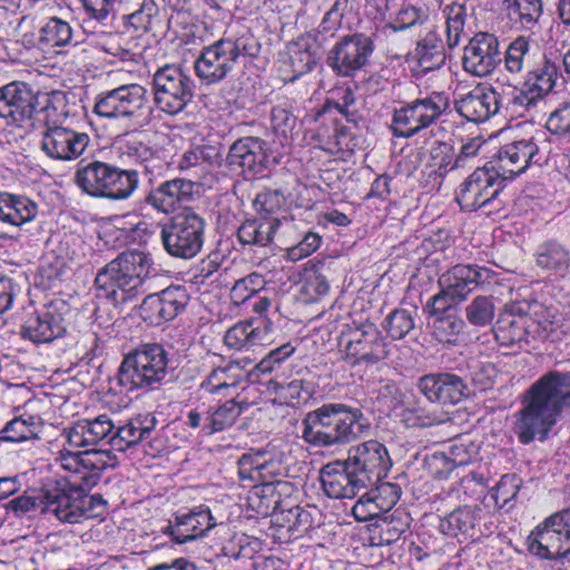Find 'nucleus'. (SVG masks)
Instances as JSON below:
<instances>
[{
  "mask_svg": "<svg viewBox=\"0 0 570 570\" xmlns=\"http://www.w3.org/2000/svg\"><path fill=\"white\" fill-rule=\"evenodd\" d=\"M40 428L39 417H14L9 421L0 431V440L4 442L19 443L38 438Z\"/></svg>",
  "mask_w": 570,
  "mask_h": 570,
  "instance_id": "obj_52",
  "label": "nucleus"
},
{
  "mask_svg": "<svg viewBox=\"0 0 570 570\" xmlns=\"http://www.w3.org/2000/svg\"><path fill=\"white\" fill-rule=\"evenodd\" d=\"M306 375L308 373L299 372L288 382L272 379L268 382V389L274 391L282 404L298 407L306 404L315 393V384Z\"/></svg>",
  "mask_w": 570,
  "mask_h": 570,
  "instance_id": "obj_36",
  "label": "nucleus"
},
{
  "mask_svg": "<svg viewBox=\"0 0 570 570\" xmlns=\"http://www.w3.org/2000/svg\"><path fill=\"white\" fill-rule=\"evenodd\" d=\"M206 222L191 208H185L161 226L160 239L165 252L184 261L195 258L205 243Z\"/></svg>",
  "mask_w": 570,
  "mask_h": 570,
  "instance_id": "obj_10",
  "label": "nucleus"
},
{
  "mask_svg": "<svg viewBox=\"0 0 570 570\" xmlns=\"http://www.w3.org/2000/svg\"><path fill=\"white\" fill-rule=\"evenodd\" d=\"M338 345L344 361L351 366L375 365L389 356L384 336L370 321L346 325L341 332Z\"/></svg>",
  "mask_w": 570,
  "mask_h": 570,
  "instance_id": "obj_11",
  "label": "nucleus"
},
{
  "mask_svg": "<svg viewBox=\"0 0 570 570\" xmlns=\"http://www.w3.org/2000/svg\"><path fill=\"white\" fill-rule=\"evenodd\" d=\"M401 494V487L393 482H380L374 489L370 490V495L374 498L383 513L389 512L397 503Z\"/></svg>",
  "mask_w": 570,
  "mask_h": 570,
  "instance_id": "obj_61",
  "label": "nucleus"
},
{
  "mask_svg": "<svg viewBox=\"0 0 570 570\" xmlns=\"http://www.w3.org/2000/svg\"><path fill=\"white\" fill-rule=\"evenodd\" d=\"M39 212L38 204L23 195L0 193V222L21 227L32 222Z\"/></svg>",
  "mask_w": 570,
  "mask_h": 570,
  "instance_id": "obj_37",
  "label": "nucleus"
},
{
  "mask_svg": "<svg viewBox=\"0 0 570 570\" xmlns=\"http://www.w3.org/2000/svg\"><path fill=\"white\" fill-rule=\"evenodd\" d=\"M508 17L524 30H532L541 14L542 0H503Z\"/></svg>",
  "mask_w": 570,
  "mask_h": 570,
  "instance_id": "obj_48",
  "label": "nucleus"
},
{
  "mask_svg": "<svg viewBox=\"0 0 570 570\" xmlns=\"http://www.w3.org/2000/svg\"><path fill=\"white\" fill-rule=\"evenodd\" d=\"M46 497V487L39 491H31L29 493H24L18 498L10 500L7 503V509L12 511L16 515L20 517L22 514L29 512H37L47 514V509L45 505L47 500Z\"/></svg>",
  "mask_w": 570,
  "mask_h": 570,
  "instance_id": "obj_58",
  "label": "nucleus"
},
{
  "mask_svg": "<svg viewBox=\"0 0 570 570\" xmlns=\"http://www.w3.org/2000/svg\"><path fill=\"white\" fill-rule=\"evenodd\" d=\"M36 96L29 85L13 81L0 87V117L8 124L20 125L36 111Z\"/></svg>",
  "mask_w": 570,
  "mask_h": 570,
  "instance_id": "obj_24",
  "label": "nucleus"
},
{
  "mask_svg": "<svg viewBox=\"0 0 570 570\" xmlns=\"http://www.w3.org/2000/svg\"><path fill=\"white\" fill-rule=\"evenodd\" d=\"M469 324L474 327H487L492 324L495 316L494 298L492 296H476L464 308Z\"/></svg>",
  "mask_w": 570,
  "mask_h": 570,
  "instance_id": "obj_54",
  "label": "nucleus"
},
{
  "mask_svg": "<svg viewBox=\"0 0 570 570\" xmlns=\"http://www.w3.org/2000/svg\"><path fill=\"white\" fill-rule=\"evenodd\" d=\"M261 42L249 32L239 37H223L205 46L194 61V70L202 83L212 86L223 81L240 58H255Z\"/></svg>",
  "mask_w": 570,
  "mask_h": 570,
  "instance_id": "obj_5",
  "label": "nucleus"
},
{
  "mask_svg": "<svg viewBox=\"0 0 570 570\" xmlns=\"http://www.w3.org/2000/svg\"><path fill=\"white\" fill-rule=\"evenodd\" d=\"M72 38L70 23L58 17L41 22L38 29V45L45 51L71 45Z\"/></svg>",
  "mask_w": 570,
  "mask_h": 570,
  "instance_id": "obj_46",
  "label": "nucleus"
},
{
  "mask_svg": "<svg viewBox=\"0 0 570 570\" xmlns=\"http://www.w3.org/2000/svg\"><path fill=\"white\" fill-rule=\"evenodd\" d=\"M440 8L444 20L445 43L450 50H453L466 35L465 27L474 9L469 6V0H451L441 3Z\"/></svg>",
  "mask_w": 570,
  "mask_h": 570,
  "instance_id": "obj_33",
  "label": "nucleus"
},
{
  "mask_svg": "<svg viewBox=\"0 0 570 570\" xmlns=\"http://www.w3.org/2000/svg\"><path fill=\"white\" fill-rule=\"evenodd\" d=\"M197 153L200 170L220 167L225 161L224 147L220 142H207L194 146Z\"/></svg>",
  "mask_w": 570,
  "mask_h": 570,
  "instance_id": "obj_63",
  "label": "nucleus"
},
{
  "mask_svg": "<svg viewBox=\"0 0 570 570\" xmlns=\"http://www.w3.org/2000/svg\"><path fill=\"white\" fill-rule=\"evenodd\" d=\"M66 333L65 320L55 311H42L28 315L20 327V336L36 345L50 343Z\"/></svg>",
  "mask_w": 570,
  "mask_h": 570,
  "instance_id": "obj_28",
  "label": "nucleus"
},
{
  "mask_svg": "<svg viewBox=\"0 0 570 570\" xmlns=\"http://www.w3.org/2000/svg\"><path fill=\"white\" fill-rule=\"evenodd\" d=\"M156 424L157 420L153 414H138L128 420L124 425L118 426L117 430L111 433L107 443L116 451H125L149 438Z\"/></svg>",
  "mask_w": 570,
  "mask_h": 570,
  "instance_id": "obj_34",
  "label": "nucleus"
},
{
  "mask_svg": "<svg viewBox=\"0 0 570 570\" xmlns=\"http://www.w3.org/2000/svg\"><path fill=\"white\" fill-rule=\"evenodd\" d=\"M491 271L478 265L458 264L446 271L439 279L441 287L454 301H464L480 284L490 278Z\"/></svg>",
  "mask_w": 570,
  "mask_h": 570,
  "instance_id": "obj_26",
  "label": "nucleus"
},
{
  "mask_svg": "<svg viewBox=\"0 0 570 570\" xmlns=\"http://www.w3.org/2000/svg\"><path fill=\"white\" fill-rule=\"evenodd\" d=\"M142 127H132L119 136V141L124 145L129 157L145 164L157 158L159 150L151 144L148 131Z\"/></svg>",
  "mask_w": 570,
  "mask_h": 570,
  "instance_id": "obj_45",
  "label": "nucleus"
},
{
  "mask_svg": "<svg viewBox=\"0 0 570 570\" xmlns=\"http://www.w3.org/2000/svg\"><path fill=\"white\" fill-rule=\"evenodd\" d=\"M521 405L512 426L519 442L546 441L562 413L570 410V371L542 374L524 392Z\"/></svg>",
  "mask_w": 570,
  "mask_h": 570,
  "instance_id": "obj_1",
  "label": "nucleus"
},
{
  "mask_svg": "<svg viewBox=\"0 0 570 570\" xmlns=\"http://www.w3.org/2000/svg\"><path fill=\"white\" fill-rule=\"evenodd\" d=\"M309 40L312 39L306 36L288 46L289 65L294 73L289 79L291 82L312 71L317 63V57L312 51Z\"/></svg>",
  "mask_w": 570,
  "mask_h": 570,
  "instance_id": "obj_50",
  "label": "nucleus"
},
{
  "mask_svg": "<svg viewBox=\"0 0 570 570\" xmlns=\"http://www.w3.org/2000/svg\"><path fill=\"white\" fill-rule=\"evenodd\" d=\"M94 112L106 119L125 120L130 127L150 121L147 89L139 83L121 85L96 97Z\"/></svg>",
  "mask_w": 570,
  "mask_h": 570,
  "instance_id": "obj_8",
  "label": "nucleus"
},
{
  "mask_svg": "<svg viewBox=\"0 0 570 570\" xmlns=\"http://www.w3.org/2000/svg\"><path fill=\"white\" fill-rule=\"evenodd\" d=\"M532 311L531 328L532 337H547L554 331V325L559 321V314L553 306H544L534 303L530 306Z\"/></svg>",
  "mask_w": 570,
  "mask_h": 570,
  "instance_id": "obj_55",
  "label": "nucleus"
},
{
  "mask_svg": "<svg viewBox=\"0 0 570 570\" xmlns=\"http://www.w3.org/2000/svg\"><path fill=\"white\" fill-rule=\"evenodd\" d=\"M195 81L177 65L158 68L153 77L154 101L168 115L181 112L195 95Z\"/></svg>",
  "mask_w": 570,
  "mask_h": 570,
  "instance_id": "obj_12",
  "label": "nucleus"
},
{
  "mask_svg": "<svg viewBox=\"0 0 570 570\" xmlns=\"http://www.w3.org/2000/svg\"><path fill=\"white\" fill-rule=\"evenodd\" d=\"M277 217H259L245 220L237 229V238L242 245L267 247L272 244L279 228Z\"/></svg>",
  "mask_w": 570,
  "mask_h": 570,
  "instance_id": "obj_40",
  "label": "nucleus"
},
{
  "mask_svg": "<svg viewBox=\"0 0 570 570\" xmlns=\"http://www.w3.org/2000/svg\"><path fill=\"white\" fill-rule=\"evenodd\" d=\"M534 60V56L530 53V41L522 36L509 43L503 57L504 68L511 76H519L528 70Z\"/></svg>",
  "mask_w": 570,
  "mask_h": 570,
  "instance_id": "obj_49",
  "label": "nucleus"
},
{
  "mask_svg": "<svg viewBox=\"0 0 570 570\" xmlns=\"http://www.w3.org/2000/svg\"><path fill=\"white\" fill-rule=\"evenodd\" d=\"M546 127L553 135L570 138V101L562 104L550 114Z\"/></svg>",
  "mask_w": 570,
  "mask_h": 570,
  "instance_id": "obj_64",
  "label": "nucleus"
},
{
  "mask_svg": "<svg viewBox=\"0 0 570 570\" xmlns=\"http://www.w3.org/2000/svg\"><path fill=\"white\" fill-rule=\"evenodd\" d=\"M558 78V62L547 55H540L527 70L522 83L530 95L543 99L553 91Z\"/></svg>",
  "mask_w": 570,
  "mask_h": 570,
  "instance_id": "obj_32",
  "label": "nucleus"
},
{
  "mask_svg": "<svg viewBox=\"0 0 570 570\" xmlns=\"http://www.w3.org/2000/svg\"><path fill=\"white\" fill-rule=\"evenodd\" d=\"M507 177L493 166L478 167L460 186L455 199L462 209L476 210L492 203L504 188Z\"/></svg>",
  "mask_w": 570,
  "mask_h": 570,
  "instance_id": "obj_15",
  "label": "nucleus"
},
{
  "mask_svg": "<svg viewBox=\"0 0 570 570\" xmlns=\"http://www.w3.org/2000/svg\"><path fill=\"white\" fill-rule=\"evenodd\" d=\"M374 51L372 38L356 32L342 37L327 55V65L340 76L351 77L364 68Z\"/></svg>",
  "mask_w": 570,
  "mask_h": 570,
  "instance_id": "obj_16",
  "label": "nucleus"
},
{
  "mask_svg": "<svg viewBox=\"0 0 570 570\" xmlns=\"http://www.w3.org/2000/svg\"><path fill=\"white\" fill-rule=\"evenodd\" d=\"M481 509L472 505H463L440 519L439 528L442 533L456 538L459 535L473 538L475 525L480 520Z\"/></svg>",
  "mask_w": 570,
  "mask_h": 570,
  "instance_id": "obj_41",
  "label": "nucleus"
},
{
  "mask_svg": "<svg viewBox=\"0 0 570 570\" xmlns=\"http://www.w3.org/2000/svg\"><path fill=\"white\" fill-rule=\"evenodd\" d=\"M430 9L423 3H403L390 27L395 31H403L422 27L430 21Z\"/></svg>",
  "mask_w": 570,
  "mask_h": 570,
  "instance_id": "obj_53",
  "label": "nucleus"
},
{
  "mask_svg": "<svg viewBox=\"0 0 570 570\" xmlns=\"http://www.w3.org/2000/svg\"><path fill=\"white\" fill-rule=\"evenodd\" d=\"M521 484L522 481L517 474H504L501 476L494 488L493 498L495 503L500 507L508 505L518 495Z\"/></svg>",
  "mask_w": 570,
  "mask_h": 570,
  "instance_id": "obj_62",
  "label": "nucleus"
},
{
  "mask_svg": "<svg viewBox=\"0 0 570 570\" xmlns=\"http://www.w3.org/2000/svg\"><path fill=\"white\" fill-rule=\"evenodd\" d=\"M417 307H399L384 320V328L392 340L404 338L414 327L417 320Z\"/></svg>",
  "mask_w": 570,
  "mask_h": 570,
  "instance_id": "obj_51",
  "label": "nucleus"
},
{
  "mask_svg": "<svg viewBox=\"0 0 570 570\" xmlns=\"http://www.w3.org/2000/svg\"><path fill=\"white\" fill-rule=\"evenodd\" d=\"M527 549L541 560H554L570 554V510L554 513L528 535Z\"/></svg>",
  "mask_w": 570,
  "mask_h": 570,
  "instance_id": "obj_13",
  "label": "nucleus"
},
{
  "mask_svg": "<svg viewBox=\"0 0 570 570\" xmlns=\"http://www.w3.org/2000/svg\"><path fill=\"white\" fill-rule=\"evenodd\" d=\"M414 59L417 72L426 75L440 69L446 59L444 42L438 32V27L432 28L417 41L414 49Z\"/></svg>",
  "mask_w": 570,
  "mask_h": 570,
  "instance_id": "obj_35",
  "label": "nucleus"
},
{
  "mask_svg": "<svg viewBox=\"0 0 570 570\" xmlns=\"http://www.w3.org/2000/svg\"><path fill=\"white\" fill-rule=\"evenodd\" d=\"M272 323L265 324L264 328L259 326L253 327L250 323H237L230 327L225 336V344L233 350H248L255 345H263L267 340Z\"/></svg>",
  "mask_w": 570,
  "mask_h": 570,
  "instance_id": "obj_44",
  "label": "nucleus"
},
{
  "mask_svg": "<svg viewBox=\"0 0 570 570\" xmlns=\"http://www.w3.org/2000/svg\"><path fill=\"white\" fill-rule=\"evenodd\" d=\"M450 108L449 97L433 91L394 108L390 129L396 138H412L428 129Z\"/></svg>",
  "mask_w": 570,
  "mask_h": 570,
  "instance_id": "obj_9",
  "label": "nucleus"
},
{
  "mask_svg": "<svg viewBox=\"0 0 570 570\" xmlns=\"http://www.w3.org/2000/svg\"><path fill=\"white\" fill-rule=\"evenodd\" d=\"M52 109L49 105L42 108L46 118L49 117ZM90 141L91 138L87 132L59 126L46 119L45 129L41 132L40 148L53 160L71 161L85 154Z\"/></svg>",
  "mask_w": 570,
  "mask_h": 570,
  "instance_id": "obj_14",
  "label": "nucleus"
},
{
  "mask_svg": "<svg viewBox=\"0 0 570 570\" xmlns=\"http://www.w3.org/2000/svg\"><path fill=\"white\" fill-rule=\"evenodd\" d=\"M534 258L537 266L549 276L564 277L570 267V250L554 239L541 243Z\"/></svg>",
  "mask_w": 570,
  "mask_h": 570,
  "instance_id": "obj_38",
  "label": "nucleus"
},
{
  "mask_svg": "<svg viewBox=\"0 0 570 570\" xmlns=\"http://www.w3.org/2000/svg\"><path fill=\"white\" fill-rule=\"evenodd\" d=\"M324 493L331 499H352L360 490L367 488L347 460L333 461L320 471Z\"/></svg>",
  "mask_w": 570,
  "mask_h": 570,
  "instance_id": "obj_23",
  "label": "nucleus"
},
{
  "mask_svg": "<svg viewBox=\"0 0 570 570\" xmlns=\"http://www.w3.org/2000/svg\"><path fill=\"white\" fill-rule=\"evenodd\" d=\"M346 460L366 487L381 481L392 466L386 446L377 440H368L352 446Z\"/></svg>",
  "mask_w": 570,
  "mask_h": 570,
  "instance_id": "obj_18",
  "label": "nucleus"
},
{
  "mask_svg": "<svg viewBox=\"0 0 570 570\" xmlns=\"http://www.w3.org/2000/svg\"><path fill=\"white\" fill-rule=\"evenodd\" d=\"M539 147L534 138L515 140L502 146L498 153V170L503 177L513 178L531 164H539Z\"/></svg>",
  "mask_w": 570,
  "mask_h": 570,
  "instance_id": "obj_27",
  "label": "nucleus"
},
{
  "mask_svg": "<svg viewBox=\"0 0 570 570\" xmlns=\"http://www.w3.org/2000/svg\"><path fill=\"white\" fill-rule=\"evenodd\" d=\"M75 184L88 196L122 202L129 199L139 186V173L97 158L82 159L75 171Z\"/></svg>",
  "mask_w": 570,
  "mask_h": 570,
  "instance_id": "obj_4",
  "label": "nucleus"
},
{
  "mask_svg": "<svg viewBox=\"0 0 570 570\" xmlns=\"http://www.w3.org/2000/svg\"><path fill=\"white\" fill-rule=\"evenodd\" d=\"M243 413V407L234 400L207 409L204 435L209 436L232 428Z\"/></svg>",
  "mask_w": 570,
  "mask_h": 570,
  "instance_id": "obj_47",
  "label": "nucleus"
},
{
  "mask_svg": "<svg viewBox=\"0 0 570 570\" xmlns=\"http://www.w3.org/2000/svg\"><path fill=\"white\" fill-rule=\"evenodd\" d=\"M265 285L262 275L252 273L235 282L230 289V299L235 305L244 304Z\"/></svg>",
  "mask_w": 570,
  "mask_h": 570,
  "instance_id": "obj_59",
  "label": "nucleus"
},
{
  "mask_svg": "<svg viewBox=\"0 0 570 570\" xmlns=\"http://www.w3.org/2000/svg\"><path fill=\"white\" fill-rule=\"evenodd\" d=\"M92 487L59 479L46 485L47 500L45 509L59 521L79 523L83 519H92L106 511L107 501L100 494L90 495Z\"/></svg>",
  "mask_w": 570,
  "mask_h": 570,
  "instance_id": "obj_6",
  "label": "nucleus"
},
{
  "mask_svg": "<svg viewBox=\"0 0 570 570\" xmlns=\"http://www.w3.org/2000/svg\"><path fill=\"white\" fill-rule=\"evenodd\" d=\"M80 448H71L65 443L58 452L57 461L61 468L78 476L79 483L86 487H95L102 472L108 468L107 452L97 450L79 451Z\"/></svg>",
  "mask_w": 570,
  "mask_h": 570,
  "instance_id": "obj_19",
  "label": "nucleus"
},
{
  "mask_svg": "<svg viewBox=\"0 0 570 570\" xmlns=\"http://www.w3.org/2000/svg\"><path fill=\"white\" fill-rule=\"evenodd\" d=\"M158 6L155 0H142L139 9L122 17L127 30L145 33L150 30L153 19L158 14Z\"/></svg>",
  "mask_w": 570,
  "mask_h": 570,
  "instance_id": "obj_57",
  "label": "nucleus"
},
{
  "mask_svg": "<svg viewBox=\"0 0 570 570\" xmlns=\"http://www.w3.org/2000/svg\"><path fill=\"white\" fill-rule=\"evenodd\" d=\"M416 387L428 401L443 405L458 404L471 394L463 377L450 372L425 374L417 380Z\"/></svg>",
  "mask_w": 570,
  "mask_h": 570,
  "instance_id": "obj_21",
  "label": "nucleus"
},
{
  "mask_svg": "<svg viewBox=\"0 0 570 570\" xmlns=\"http://www.w3.org/2000/svg\"><path fill=\"white\" fill-rule=\"evenodd\" d=\"M455 151L452 145L443 141H435L429 154V166L439 177H445L450 171L458 169L454 166Z\"/></svg>",
  "mask_w": 570,
  "mask_h": 570,
  "instance_id": "obj_56",
  "label": "nucleus"
},
{
  "mask_svg": "<svg viewBox=\"0 0 570 570\" xmlns=\"http://www.w3.org/2000/svg\"><path fill=\"white\" fill-rule=\"evenodd\" d=\"M168 374V353L161 344L138 346L122 360L118 382L128 391L157 390Z\"/></svg>",
  "mask_w": 570,
  "mask_h": 570,
  "instance_id": "obj_7",
  "label": "nucleus"
},
{
  "mask_svg": "<svg viewBox=\"0 0 570 570\" xmlns=\"http://www.w3.org/2000/svg\"><path fill=\"white\" fill-rule=\"evenodd\" d=\"M225 165L253 176L263 174L267 165L266 141L253 136L235 140L225 157Z\"/></svg>",
  "mask_w": 570,
  "mask_h": 570,
  "instance_id": "obj_25",
  "label": "nucleus"
},
{
  "mask_svg": "<svg viewBox=\"0 0 570 570\" xmlns=\"http://www.w3.org/2000/svg\"><path fill=\"white\" fill-rule=\"evenodd\" d=\"M370 424L361 409L344 403H325L302 421V438L314 446H343L361 438Z\"/></svg>",
  "mask_w": 570,
  "mask_h": 570,
  "instance_id": "obj_2",
  "label": "nucleus"
},
{
  "mask_svg": "<svg viewBox=\"0 0 570 570\" xmlns=\"http://www.w3.org/2000/svg\"><path fill=\"white\" fill-rule=\"evenodd\" d=\"M194 183L185 178H174L159 184L145 197V203L159 213L169 214L183 203L189 202L194 194Z\"/></svg>",
  "mask_w": 570,
  "mask_h": 570,
  "instance_id": "obj_29",
  "label": "nucleus"
},
{
  "mask_svg": "<svg viewBox=\"0 0 570 570\" xmlns=\"http://www.w3.org/2000/svg\"><path fill=\"white\" fill-rule=\"evenodd\" d=\"M433 327L440 341L452 342L463 332L465 322L454 312L434 320Z\"/></svg>",
  "mask_w": 570,
  "mask_h": 570,
  "instance_id": "obj_60",
  "label": "nucleus"
},
{
  "mask_svg": "<svg viewBox=\"0 0 570 570\" xmlns=\"http://www.w3.org/2000/svg\"><path fill=\"white\" fill-rule=\"evenodd\" d=\"M189 295L183 286H169L159 293L147 295L140 304L141 317L159 326L177 317L187 306Z\"/></svg>",
  "mask_w": 570,
  "mask_h": 570,
  "instance_id": "obj_20",
  "label": "nucleus"
},
{
  "mask_svg": "<svg viewBox=\"0 0 570 570\" xmlns=\"http://www.w3.org/2000/svg\"><path fill=\"white\" fill-rule=\"evenodd\" d=\"M216 525L214 518L207 508L199 507L188 513L177 515L175 522H169L163 532L169 535L176 543H186L203 537Z\"/></svg>",
  "mask_w": 570,
  "mask_h": 570,
  "instance_id": "obj_30",
  "label": "nucleus"
},
{
  "mask_svg": "<svg viewBox=\"0 0 570 570\" xmlns=\"http://www.w3.org/2000/svg\"><path fill=\"white\" fill-rule=\"evenodd\" d=\"M151 267L150 254L137 249L127 250L101 268L95 283L118 306L146 293L145 284Z\"/></svg>",
  "mask_w": 570,
  "mask_h": 570,
  "instance_id": "obj_3",
  "label": "nucleus"
},
{
  "mask_svg": "<svg viewBox=\"0 0 570 570\" xmlns=\"http://www.w3.org/2000/svg\"><path fill=\"white\" fill-rule=\"evenodd\" d=\"M320 515V511L314 505H294L288 509L281 507L275 514V522L281 528H285L292 535L299 537L315 527L316 519Z\"/></svg>",
  "mask_w": 570,
  "mask_h": 570,
  "instance_id": "obj_42",
  "label": "nucleus"
},
{
  "mask_svg": "<svg viewBox=\"0 0 570 570\" xmlns=\"http://www.w3.org/2000/svg\"><path fill=\"white\" fill-rule=\"evenodd\" d=\"M500 42L494 33L476 32L463 49V70L474 77L490 76L501 62Z\"/></svg>",
  "mask_w": 570,
  "mask_h": 570,
  "instance_id": "obj_17",
  "label": "nucleus"
},
{
  "mask_svg": "<svg viewBox=\"0 0 570 570\" xmlns=\"http://www.w3.org/2000/svg\"><path fill=\"white\" fill-rule=\"evenodd\" d=\"M504 98L493 86H475L470 92L455 100L454 107L460 116L471 122H484L497 115Z\"/></svg>",
  "mask_w": 570,
  "mask_h": 570,
  "instance_id": "obj_22",
  "label": "nucleus"
},
{
  "mask_svg": "<svg viewBox=\"0 0 570 570\" xmlns=\"http://www.w3.org/2000/svg\"><path fill=\"white\" fill-rule=\"evenodd\" d=\"M531 317L528 315H515L513 312L500 314L494 326V336L497 342L504 346L528 342L532 336Z\"/></svg>",
  "mask_w": 570,
  "mask_h": 570,
  "instance_id": "obj_39",
  "label": "nucleus"
},
{
  "mask_svg": "<svg viewBox=\"0 0 570 570\" xmlns=\"http://www.w3.org/2000/svg\"><path fill=\"white\" fill-rule=\"evenodd\" d=\"M291 487L289 483L253 484L248 497V503L258 514H276L281 507L282 493Z\"/></svg>",
  "mask_w": 570,
  "mask_h": 570,
  "instance_id": "obj_43",
  "label": "nucleus"
},
{
  "mask_svg": "<svg viewBox=\"0 0 570 570\" xmlns=\"http://www.w3.org/2000/svg\"><path fill=\"white\" fill-rule=\"evenodd\" d=\"M115 425L111 419L104 414L94 420H80L63 430L62 435L71 448H88L109 440Z\"/></svg>",
  "mask_w": 570,
  "mask_h": 570,
  "instance_id": "obj_31",
  "label": "nucleus"
}]
</instances>
